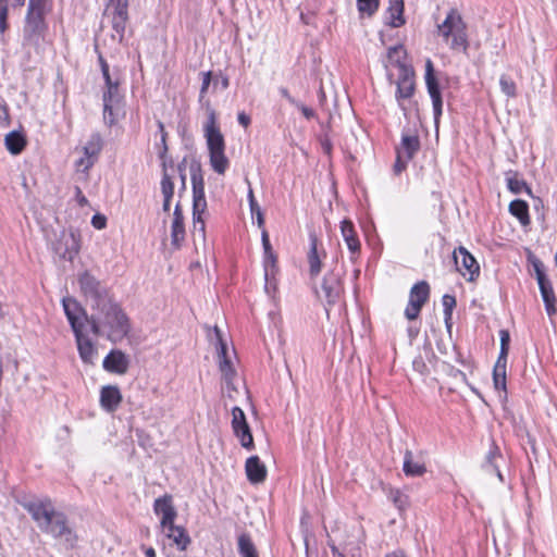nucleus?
<instances>
[{"label": "nucleus", "instance_id": "1", "mask_svg": "<svg viewBox=\"0 0 557 557\" xmlns=\"http://www.w3.org/2000/svg\"><path fill=\"white\" fill-rule=\"evenodd\" d=\"M81 292L91 313L86 317L95 335H104L115 343L122 341L131 331L127 315L112 298L109 289L89 272L78 276Z\"/></svg>", "mask_w": 557, "mask_h": 557}, {"label": "nucleus", "instance_id": "2", "mask_svg": "<svg viewBox=\"0 0 557 557\" xmlns=\"http://www.w3.org/2000/svg\"><path fill=\"white\" fill-rule=\"evenodd\" d=\"M213 332L215 336L219 369L224 382L223 392L227 398L235 400L236 396L242 394V389L244 391V394H246V389L240 385L242 381L237 376L236 370L233 366L232 354L234 351L228 349L226 342L222 336V332L218 326L214 327Z\"/></svg>", "mask_w": 557, "mask_h": 557}, {"label": "nucleus", "instance_id": "3", "mask_svg": "<svg viewBox=\"0 0 557 557\" xmlns=\"http://www.w3.org/2000/svg\"><path fill=\"white\" fill-rule=\"evenodd\" d=\"M203 135L209 151L210 165L215 173L223 175L230 166V160L225 154L224 136L218 126L214 111L209 112L203 125Z\"/></svg>", "mask_w": 557, "mask_h": 557}, {"label": "nucleus", "instance_id": "4", "mask_svg": "<svg viewBox=\"0 0 557 557\" xmlns=\"http://www.w3.org/2000/svg\"><path fill=\"white\" fill-rule=\"evenodd\" d=\"M50 245L59 258L73 261L81 249V234L73 227L63 228Z\"/></svg>", "mask_w": 557, "mask_h": 557}, {"label": "nucleus", "instance_id": "5", "mask_svg": "<svg viewBox=\"0 0 557 557\" xmlns=\"http://www.w3.org/2000/svg\"><path fill=\"white\" fill-rule=\"evenodd\" d=\"M420 148L419 137L412 133H404L401 141L396 149V161L394 164V172L401 173L407 163L412 159Z\"/></svg>", "mask_w": 557, "mask_h": 557}, {"label": "nucleus", "instance_id": "6", "mask_svg": "<svg viewBox=\"0 0 557 557\" xmlns=\"http://www.w3.org/2000/svg\"><path fill=\"white\" fill-rule=\"evenodd\" d=\"M42 532L51 534L53 537L62 541L67 547H74L77 543V535L69 527L65 516L62 512H57L52 516L49 524L46 525Z\"/></svg>", "mask_w": 557, "mask_h": 557}, {"label": "nucleus", "instance_id": "7", "mask_svg": "<svg viewBox=\"0 0 557 557\" xmlns=\"http://www.w3.org/2000/svg\"><path fill=\"white\" fill-rule=\"evenodd\" d=\"M102 149V138L99 134H92L81 149L82 156L75 161L77 172L87 173L98 160Z\"/></svg>", "mask_w": 557, "mask_h": 557}, {"label": "nucleus", "instance_id": "8", "mask_svg": "<svg viewBox=\"0 0 557 557\" xmlns=\"http://www.w3.org/2000/svg\"><path fill=\"white\" fill-rule=\"evenodd\" d=\"M500 337V352L493 370L494 386L498 391H506V369H507V356L509 351L510 336L508 331L502 330L499 332Z\"/></svg>", "mask_w": 557, "mask_h": 557}, {"label": "nucleus", "instance_id": "9", "mask_svg": "<svg viewBox=\"0 0 557 557\" xmlns=\"http://www.w3.org/2000/svg\"><path fill=\"white\" fill-rule=\"evenodd\" d=\"M430 295V286L425 281L414 284L409 294V301L405 309V317L408 320L418 318L423 305L428 301Z\"/></svg>", "mask_w": 557, "mask_h": 557}, {"label": "nucleus", "instance_id": "10", "mask_svg": "<svg viewBox=\"0 0 557 557\" xmlns=\"http://www.w3.org/2000/svg\"><path fill=\"white\" fill-rule=\"evenodd\" d=\"M128 0H109L107 14L111 17L112 27L122 40L128 21Z\"/></svg>", "mask_w": 557, "mask_h": 557}, {"label": "nucleus", "instance_id": "11", "mask_svg": "<svg viewBox=\"0 0 557 557\" xmlns=\"http://www.w3.org/2000/svg\"><path fill=\"white\" fill-rule=\"evenodd\" d=\"M122 95L119 86L106 88L103 92V119L109 125L116 123L122 112Z\"/></svg>", "mask_w": 557, "mask_h": 557}, {"label": "nucleus", "instance_id": "12", "mask_svg": "<svg viewBox=\"0 0 557 557\" xmlns=\"http://www.w3.org/2000/svg\"><path fill=\"white\" fill-rule=\"evenodd\" d=\"M232 430L244 448H253V437L250 426L247 422L245 412L237 406L232 408Z\"/></svg>", "mask_w": 557, "mask_h": 557}, {"label": "nucleus", "instance_id": "13", "mask_svg": "<svg viewBox=\"0 0 557 557\" xmlns=\"http://www.w3.org/2000/svg\"><path fill=\"white\" fill-rule=\"evenodd\" d=\"M455 268L468 281L474 282L480 275V265L475 258L465 248L455 251Z\"/></svg>", "mask_w": 557, "mask_h": 557}, {"label": "nucleus", "instance_id": "14", "mask_svg": "<svg viewBox=\"0 0 557 557\" xmlns=\"http://www.w3.org/2000/svg\"><path fill=\"white\" fill-rule=\"evenodd\" d=\"M47 25L44 14L27 12L24 26V39L28 45H38L44 37Z\"/></svg>", "mask_w": 557, "mask_h": 557}, {"label": "nucleus", "instance_id": "15", "mask_svg": "<svg viewBox=\"0 0 557 557\" xmlns=\"http://www.w3.org/2000/svg\"><path fill=\"white\" fill-rule=\"evenodd\" d=\"M25 508L37 522L40 530L48 525L52 516L58 512L50 499L29 502L25 505Z\"/></svg>", "mask_w": 557, "mask_h": 557}, {"label": "nucleus", "instance_id": "16", "mask_svg": "<svg viewBox=\"0 0 557 557\" xmlns=\"http://www.w3.org/2000/svg\"><path fill=\"white\" fill-rule=\"evenodd\" d=\"M342 284L339 277L333 272L327 273L317 289L320 299H324L329 305L334 304L341 296Z\"/></svg>", "mask_w": 557, "mask_h": 557}, {"label": "nucleus", "instance_id": "17", "mask_svg": "<svg viewBox=\"0 0 557 557\" xmlns=\"http://www.w3.org/2000/svg\"><path fill=\"white\" fill-rule=\"evenodd\" d=\"M190 180L193 185V205H197L200 208L207 205L205 197V178L202 169L199 162L194 161L189 166Z\"/></svg>", "mask_w": 557, "mask_h": 557}, {"label": "nucleus", "instance_id": "18", "mask_svg": "<svg viewBox=\"0 0 557 557\" xmlns=\"http://www.w3.org/2000/svg\"><path fill=\"white\" fill-rule=\"evenodd\" d=\"M310 247L308 251V264H309V273L312 277H315L320 274L322 270V260L326 257V252L321 243H319L315 234L311 233L309 235Z\"/></svg>", "mask_w": 557, "mask_h": 557}, {"label": "nucleus", "instance_id": "19", "mask_svg": "<svg viewBox=\"0 0 557 557\" xmlns=\"http://www.w3.org/2000/svg\"><path fill=\"white\" fill-rule=\"evenodd\" d=\"M153 510L156 515L161 517V528L175 522L177 511L173 506L172 497L170 495L157 498L153 504Z\"/></svg>", "mask_w": 557, "mask_h": 557}, {"label": "nucleus", "instance_id": "20", "mask_svg": "<svg viewBox=\"0 0 557 557\" xmlns=\"http://www.w3.org/2000/svg\"><path fill=\"white\" fill-rule=\"evenodd\" d=\"M162 533L172 541V544L181 552L186 550L188 545L190 544V536L187 531L180 525H176L175 522L171 524L164 525L161 528Z\"/></svg>", "mask_w": 557, "mask_h": 557}, {"label": "nucleus", "instance_id": "21", "mask_svg": "<svg viewBox=\"0 0 557 557\" xmlns=\"http://www.w3.org/2000/svg\"><path fill=\"white\" fill-rule=\"evenodd\" d=\"M65 315L71 324L74 333L83 330L84 323L79 320V317L84 314V310L76 299L72 297H65L62 300Z\"/></svg>", "mask_w": 557, "mask_h": 557}, {"label": "nucleus", "instance_id": "22", "mask_svg": "<svg viewBox=\"0 0 557 557\" xmlns=\"http://www.w3.org/2000/svg\"><path fill=\"white\" fill-rule=\"evenodd\" d=\"M414 90L413 71L409 66H401L397 79V100L409 98Z\"/></svg>", "mask_w": 557, "mask_h": 557}, {"label": "nucleus", "instance_id": "23", "mask_svg": "<svg viewBox=\"0 0 557 557\" xmlns=\"http://www.w3.org/2000/svg\"><path fill=\"white\" fill-rule=\"evenodd\" d=\"M77 344V349L83 362L94 364L98 352L95 344L83 334V330L74 333Z\"/></svg>", "mask_w": 557, "mask_h": 557}, {"label": "nucleus", "instance_id": "24", "mask_svg": "<svg viewBox=\"0 0 557 557\" xmlns=\"http://www.w3.org/2000/svg\"><path fill=\"white\" fill-rule=\"evenodd\" d=\"M245 470L247 479L252 484H260L267 478V468L258 456H251L246 460Z\"/></svg>", "mask_w": 557, "mask_h": 557}, {"label": "nucleus", "instance_id": "25", "mask_svg": "<svg viewBox=\"0 0 557 557\" xmlns=\"http://www.w3.org/2000/svg\"><path fill=\"white\" fill-rule=\"evenodd\" d=\"M103 368L109 372L124 374L128 369L127 356L121 350H113L104 358Z\"/></svg>", "mask_w": 557, "mask_h": 557}, {"label": "nucleus", "instance_id": "26", "mask_svg": "<svg viewBox=\"0 0 557 557\" xmlns=\"http://www.w3.org/2000/svg\"><path fill=\"white\" fill-rule=\"evenodd\" d=\"M122 401V395L117 386H103L100 392V405L108 412L114 411Z\"/></svg>", "mask_w": 557, "mask_h": 557}, {"label": "nucleus", "instance_id": "27", "mask_svg": "<svg viewBox=\"0 0 557 557\" xmlns=\"http://www.w3.org/2000/svg\"><path fill=\"white\" fill-rule=\"evenodd\" d=\"M502 461H504V456L502 455L500 449L494 443H492L488 453L485 456L483 468L486 472L496 474L500 482L504 481L499 470V463Z\"/></svg>", "mask_w": 557, "mask_h": 557}, {"label": "nucleus", "instance_id": "28", "mask_svg": "<svg viewBox=\"0 0 557 557\" xmlns=\"http://www.w3.org/2000/svg\"><path fill=\"white\" fill-rule=\"evenodd\" d=\"M185 239V226H184V215L181 209L180 203L175 206L173 213V221L171 225V242L175 247H180L181 244Z\"/></svg>", "mask_w": 557, "mask_h": 557}, {"label": "nucleus", "instance_id": "29", "mask_svg": "<svg viewBox=\"0 0 557 557\" xmlns=\"http://www.w3.org/2000/svg\"><path fill=\"white\" fill-rule=\"evenodd\" d=\"M425 82L429 94L433 101L434 111L435 113H438L441 110L442 101L440 97L438 86L433 75V64L431 60H428L425 63Z\"/></svg>", "mask_w": 557, "mask_h": 557}, {"label": "nucleus", "instance_id": "30", "mask_svg": "<svg viewBox=\"0 0 557 557\" xmlns=\"http://www.w3.org/2000/svg\"><path fill=\"white\" fill-rule=\"evenodd\" d=\"M341 233L349 251L357 253L360 250V242L355 231L354 224L349 220H344L341 223Z\"/></svg>", "mask_w": 557, "mask_h": 557}, {"label": "nucleus", "instance_id": "31", "mask_svg": "<svg viewBox=\"0 0 557 557\" xmlns=\"http://www.w3.org/2000/svg\"><path fill=\"white\" fill-rule=\"evenodd\" d=\"M207 205H203L200 208H197V205H193V236L195 240L206 239V223L203 219V214L206 213Z\"/></svg>", "mask_w": 557, "mask_h": 557}, {"label": "nucleus", "instance_id": "32", "mask_svg": "<svg viewBox=\"0 0 557 557\" xmlns=\"http://www.w3.org/2000/svg\"><path fill=\"white\" fill-rule=\"evenodd\" d=\"M403 470L407 476H421L425 472V467L414 458L412 451L407 449L404 455Z\"/></svg>", "mask_w": 557, "mask_h": 557}, {"label": "nucleus", "instance_id": "33", "mask_svg": "<svg viewBox=\"0 0 557 557\" xmlns=\"http://www.w3.org/2000/svg\"><path fill=\"white\" fill-rule=\"evenodd\" d=\"M539 287H540V292H541V295H542V298H543V301L545 305L546 313L548 314L549 318H553L557 313V308H556L557 300H556V296H555L553 286H552L550 282L548 281L543 284L541 283L539 285Z\"/></svg>", "mask_w": 557, "mask_h": 557}, {"label": "nucleus", "instance_id": "34", "mask_svg": "<svg viewBox=\"0 0 557 557\" xmlns=\"http://www.w3.org/2000/svg\"><path fill=\"white\" fill-rule=\"evenodd\" d=\"M4 145L11 154L16 156L24 150L26 139L20 132L12 131L5 135Z\"/></svg>", "mask_w": 557, "mask_h": 557}, {"label": "nucleus", "instance_id": "35", "mask_svg": "<svg viewBox=\"0 0 557 557\" xmlns=\"http://www.w3.org/2000/svg\"><path fill=\"white\" fill-rule=\"evenodd\" d=\"M387 13L389 14L388 24L391 26L399 27L405 24L403 0H388Z\"/></svg>", "mask_w": 557, "mask_h": 557}, {"label": "nucleus", "instance_id": "36", "mask_svg": "<svg viewBox=\"0 0 557 557\" xmlns=\"http://www.w3.org/2000/svg\"><path fill=\"white\" fill-rule=\"evenodd\" d=\"M509 212L516 216L521 225L528 226L531 223L529 215V205L521 199H516L509 203Z\"/></svg>", "mask_w": 557, "mask_h": 557}, {"label": "nucleus", "instance_id": "37", "mask_svg": "<svg viewBox=\"0 0 557 557\" xmlns=\"http://www.w3.org/2000/svg\"><path fill=\"white\" fill-rule=\"evenodd\" d=\"M507 187L512 194H521L527 193L529 196H532V189L528 186L527 182L522 178H519L517 173H508L507 177Z\"/></svg>", "mask_w": 557, "mask_h": 557}, {"label": "nucleus", "instance_id": "38", "mask_svg": "<svg viewBox=\"0 0 557 557\" xmlns=\"http://www.w3.org/2000/svg\"><path fill=\"white\" fill-rule=\"evenodd\" d=\"M466 28V24L461 21V18L459 16H455V48L460 46L465 53L468 51V36Z\"/></svg>", "mask_w": 557, "mask_h": 557}, {"label": "nucleus", "instance_id": "39", "mask_svg": "<svg viewBox=\"0 0 557 557\" xmlns=\"http://www.w3.org/2000/svg\"><path fill=\"white\" fill-rule=\"evenodd\" d=\"M238 552L242 557H259L249 535L242 534L238 537Z\"/></svg>", "mask_w": 557, "mask_h": 557}, {"label": "nucleus", "instance_id": "40", "mask_svg": "<svg viewBox=\"0 0 557 557\" xmlns=\"http://www.w3.org/2000/svg\"><path fill=\"white\" fill-rule=\"evenodd\" d=\"M405 55H406V51L403 46L392 47V48H389L388 54H387L388 62L391 64H394L395 66H397L398 71L400 72L401 66H407L403 62V60L405 59Z\"/></svg>", "mask_w": 557, "mask_h": 557}, {"label": "nucleus", "instance_id": "41", "mask_svg": "<svg viewBox=\"0 0 557 557\" xmlns=\"http://www.w3.org/2000/svg\"><path fill=\"white\" fill-rule=\"evenodd\" d=\"M248 200H249L252 219H256L258 226L262 227L263 223H264L263 213L261 211L260 206L258 205V202L255 199L253 191H252L251 187H249V189H248Z\"/></svg>", "mask_w": 557, "mask_h": 557}, {"label": "nucleus", "instance_id": "42", "mask_svg": "<svg viewBox=\"0 0 557 557\" xmlns=\"http://www.w3.org/2000/svg\"><path fill=\"white\" fill-rule=\"evenodd\" d=\"M163 175L161 180V193L163 195V198L172 199L174 195V184L172 181V177L169 175L166 168H165V161H163Z\"/></svg>", "mask_w": 557, "mask_h": 557}, {"label": "nucleus", "instance_id": "43", "mask_svg": "<svg viewBox=\"0 0 557 557\" xmlns=\"http://www.w3.org/2000/svg\"><path fill=\"white\" fill-rule=\"evenodd\" d=\"M263 270L265 276L276 275V255L273 251L263 253Z\"/></svg>", "mask_w": 557, "mask_h": 557}, {"label": "nucleus", "instance_id": "44", "mask_svg": "<svg viewBox=\"0 0 557 557\" xmlns=\"http://www.w3.org/2000/svg\"><path fill=\"white\" fill-rule=\"evenodd\" d=\"M357 7L360 15L372 16L379 8V0H357Z\"/></svg>", "mask_w": 557, "mask_h": 557}, {"label": "nucleus", "instance_id": "45", "mask_svg": "<svg viewBox=\"0 0 557 557\" xmlns=\"http://www.w3.org/2000/svg\"><path fill=\"white\" fill-rule=\"evenodd\" d=\"M499 85H500L502 91L508 98H515L517 96L516 83L508 75H502L500 76Z\"/></svg>", "mask_w": 557, "mask_h": 557}, {"label": "nucleus", "instance_id": "46", "mask_svg": "<svg viewBox=\"0 0 557 557\" xmlns=\"http://www.w3.org/2000/svg\"><path fill=\"white\" fill-rule=\"evenodd\" d=\"M443 306H444L446 329H447L448 333L450 334L451 327H453V323H451L453 297L449 295H444Z\"/></svg>", "mask_w": 557, "mask_h": 557}, {"label": "nucleus", "instance_id": "47", "mask_svg": "<svg viewBox=\"0 0 557 557\" xmlns=\"http://www.w3.org/2000/svg\"><path fill=\"white\" fill-rule=\"evenodd\" d=\"M438 35H441L445 40H448L449 35L453 33V10H450L443 22V24L438 25Z\"/></svg>", "mask_w": 557, "mask_h": 557}, {"label": "nucleus", "instance_id": "48", "mask_svg": "<svg viewBox=\"0 0 557 557\" xmlns=\"http://www.w3.org/2000/svg\"><path fill=\"white\" fill-rule=\"evenodd\" d=\"M47 0H29L28 11L30 13L46 14Z\"/></svg>", "mask_w": 557, "mask_h": 557}, {"label": "nucleus", "instance_id": "49", "mask_svg": "<svg viewBox=\"0 0 557 557\" xmlns=\"http://www.w3.org/2000/svg\"><path fill=\"white\" fill-rule=\"evenodd\" d=\"M391 499L398 509H403L407 505V497L398 490L391 492Z\"/></svg>", "mask_w": 557, "mask_h": 557}, {"label": "nucleus", "instance_id": "50", "mask_svg": "<svg viewBox=\"0 0 557 557\" xmlns=\"http://www.w3.org/2000/svg\"><path fill=\"white\" fill-rule=\"evenodd\" d=\"M329 546L331 547V550L333 553L334 556H337V557H345L344 555V550H348V546L350 545V543H344L342 546V550L341 548L335 544V541L332 539V536H329Z\"/></svg>", "mask_w": 557, "mask_h": 557}, {"label": "nucleus", "instance_id": "51", "mask_svg": "<svg viewBox=\"0 0 557 557\" xmlns=\"http://www.w3.org/2000/svg\"><path fill=\"white\" fill-rule=\"evenodd\" d=\"M329 546L331 547V550L333 553L334 556H337V557H345L344 555V550H348V546L350 545V543H344L342 546V550L341 548L335 544V541L332 539V536H329Z\"/></svg>", "mask_w": 557, "mask_h": 557}, {"label": "nucleus", "instance_id": "52", "mask_svg": "<svg viewBox=\"0 0 557 557\" xmlns=\"http://www.w3.org/2000/svg\"><path fill=\"white\" fill-rule=\"evenodd\" d=\"M264 290L269 296H274L276 292V280L275 276H265L264 275Z\"/></svg>", "mask_w": 557, "mask_h": 557}, {"label": "nucleus", "instance_id": "53", "mask_svg": "<svg viewBox=\"0 0 557 557\" xmlns=\"http://www.w3.org/2000/svg\"><path fill=\"white\" fill-rule=\"evenodd\" d=\"M533 267H534V271L536 274V280H537L539 285L541 284V282H542V284L548 282V280L546 278V275L543 271L542 262L539 260H535L533 262Z\"/></svg>", "mask_w": 557, "mask_h": 557}, {"label": "nucleus", "instance_id": "54", "mask_svg": "<svg viewBox=\"0 0 557 557\" xmlns=\"http://www.w3.org/2000/svg\"><path fill=\"white\" fill-rule=\"evenodd\" d=\"M91 225L96 230H103L107 226V218L102 214H95L91 219Z\"/></svg>", "mask_w": 557, "mask_h": 557}, {"label": "nucleus", "instance_id": "55", "mask_svg": "<svg viewBox=\"0 0 557 557\" xmlns=\"http://www.w3.org/2000/svg\"><path fill=\"white\" fill-rule=\"evenodd\" d=\"M8 4L0 3V33L7 29Z\"/></svg>", "mask_w": 557, "mask_h": 557}, {"label": "nucleus", "instance_id": "56", "mask_svg": "<svg viewBox=\"0 0 557 557\" xmlns=\"http://www.w3.org/2000/svg\"><path fill=\"white\" fill-rule=\"evenodd\" d=\"M201 76H202V84H201V89H200V98L203 97V95L207 92V90L210 86L211 72L201 73Z\"/></svg>", "mask_w": 557, "mask_h": 557}, {"label": "nucleus", "instance_id": "57", "mask_svg": "<svg viewBox=\"0 0 557 557\" xmlns=\"http://www.w3.org/2000/svg\"><path fill=\"white\" fill-rule=\"evenodd\" d=\"M295 107L301 111L306 119H312L315 115L314 111L311 108L305 106L299 101L295 104Z\"/></svg>", "mask_w": 557, "mask_h": 557}, {"label": "nucleus", "instance_id": "58", "mask_svg": "<svg viewBox=\"0 0 557 557\" xmlns=\"http://www.w3.org/2000/svg\"><path fill=\"white\" fill-rule=\"evenodd\" d=\"M158 126H159V129H160V133H161V144H162V151H160V157L163 159V157H164V154H165V152L168 150V147L165 145L166 133L164 132L163 123L159 122Z\"/></svg>", "mask_w": 557, "mask_h": 557}, {"label": "nucleus", "instance_id": "59", "mask_svg": "<svg viewBox=\"0 0 557 557\" xmlns=\"http://www.w3.org/2000/svg\"><path fill=\"white\" fill-rule=\"evenodd\" d=\"M177 171H178L180 177H181V189L185 190L186 189L185 160L178 164Z\"/></svg>", "mask_w": 557, "mask_h": 557}, {"label": "nucleus", "instance_id": "60", "mask_svg": "<svg viewBox=\"0 0 557 557\" xmlns=\"http://www.w3.org/2000/svg\"><path fill=\"white\" fill-rule=\"evenodd\" d=\"M262 246L263 253L273 251L270 244L269 234L265 230L262 231Z\"/></svg>", "mask_w": 557, "mask_h": 557}, {"label": "nucleus", "instance_id": "61", "mask_svg": "<svg viewBox=\"0 0 557 557\" xmlns=\"http://www.w3.org/2000/svg\"><path fill=\"white\" fill-rule=\"evenodd\" d=\"M104 82H106V88L113 87V86H120V81L117 78H113L111 74L103 75Z\"/></svg>", "mask_w": 557, "mask_h": 557}, {"label": "nucleus", "instance_id": "62", "mask_svg": "<svg viewBox=\"0 0 557 557\" xmlns=\"http://www.w3.org/2000/svg\"><path fill=\"white\" fill-rule=\"evenodd\" d=\"M280 94L283 98H285L290 104L295 106L298 101L290 96L288 90L284 87L280 88Z\"/></svg>", "mask_w": 557, "mask_h": 557}, {"label": "nucleus", "instance_id": "63", "mask_svg": "<svg viewBox=\"0 0 557 557\" xmlns=\"http://www.w3.org/2000/svg\"><path fill=\"white\" fill-rule=\"evenodd\" d=\"M237 120L244 127H247L250 124V117L244 112L238 113Z\"/></svg>", "mask_w": 557, "mask_h": 557}, {"label": "nucleus", "instance_id": "64", "mask_svg": "<svg viewBox=\"0 0 557 557\" xmlns=\"http://www.w3.org/2000/svg\"><path fill=\"white\" fill-rule=\"evenodd\" d=\"M100 64H101V72H102V75H107L109 74V65L107 64V62L100 57Z\"/></svg>", "mask_w": 557, "mask_h": 557}]
</instances>
